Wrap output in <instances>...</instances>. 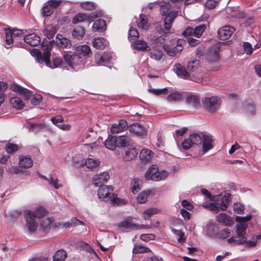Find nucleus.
<instances>
[{"label":"nucleus","instance_id":"6","mask_svg":"<svg viewBox=\"0 0 261 261\" xmlns=\"http://www.w3.org/2000/svg\"><path fill=\"white\" fill-rule=\"evenodd\" d=\"M64 60L67 62V68L69 66L76 70L83 66L85 60L74 53L72 55H64Z\"/></svg>","mask_w":261,"mask_h":261},{"label":"nucleus","instance_id":"38","mask_svg":"<svg viewBox=\"0 0 261 261\" xmlns=\"http://www.w3.org/2000/svg\"><path fill=\"white\" fill-rule=\"evenodd\" d=\"M67 257V252L63 250H58L53 256L54 261H64Z\"/></svg>","mask_w":261,"mask_h":261},{"label":"nucleus","instance_id":"15","mask_svg":"<svg viewBox=\"0 0 261 261\" xmlns=\"http://www.w3.org/2000/svg\"><path fill=\"white\" fill-rule=\"evenodd\" d=\"M110 178V176L107 172L95 175L93 178V185L96 187H101L106 184Z\"/></svg>","mask_w":261,"mask_h":261},{"label":"nucleus","instance_id":"23","mask_svg":"<svg viewBox=\"0 0 261 261\" xmlns=\"http://www.w3.org/2000/svg\"><path fill=\"white\" fill-rule=\"evenodd\" d=\"M154 156V153L148 149H143L140 154V160L144 164L149 162Z\"/></svg>","mask_w":261,"mask_h":261},{"label":"nucleus","instance_id":"39","mask_svg":"<svg viewBox=\"0 0 261 261\" xmlns=\"http://www.w3.org/2000/svg\"><path fill=\"white\" fill-rule=\"evenodd\" d=\"M85 31L84 29L81 26L76 27L72 32V36L75 38H80L84 36Z\"/></svg>","mask_w":261,"mask_h":261},{"label":"nucleus","instance_id":"3","mask_svg":"<svg viewBox=\"0 0 261 261\" xmlns=\"http://www.w3.org/2000/svg\"><path fill=\"white\" fill-rule=\"evenodd\" d=\"M172 6L171 4H166L164 5L161 6V12L166 16L163 25H161L160 27H157V31L160 34H167L171 28L172 24L174 19L177 16V11L173 10L169 12L170 7Z\"/></svg>","mask_w":261,"mask_h":261},{"label":"nucleus","instance_id":"58","mask_svg":"<svg viewBox=\"0 0 261 261\" xmlns=\"http://www.w3.org/2000/svg\"><path fill=\"white\" fill-rule=\"evenodd\" d=\"M6 170L8 172L13 174H19L23 172L22 168L19 166L18 167L11 166Z\"/></svg>","mask_w":261,"mask_h":261},{"label":"nucleus","instance_id":"61","mask_svg":"<svg viewBox=\"0 0 261 261\" xmlns=\"http://www.w3.org/2000/svg\"><path fill=\"white\" fill-rule=\"evenodd\" d=\"M244 210V206L240 203H236L233 204V211L236 213L242 214Z\"/></svg>","mask_w":261,"mask_h":261},{"label":"nucleus","instance_id":"30","mask_svg":"<svg viewBox=\"0 0 261 261\" xmlns=\"http://www.w3.org/2000/svg\"><path fill=\"white\" fill-rule=\"evenodd\" d=\"M108 42L103 38H95L93 41V46L97 49H103L108 45Z\"/></svg>","mask_w":261,"mask_h":261},{"label":"nucleus","instance_id":"11","mask_svg":"<svg viewBox=\"0 0 261 261\" xmlns=\"http://www.w3.org/2000/svg\"><path fill=\"white\" fill-rule=\"evenodd\" d=\"M206 29V25L204 24H200L195 29L188 28L183 32L182 35L185 37L195 36L197 38L201 37V35Z\"/></svg>","mask_w":261,"mask_h":261},{"label":"nucleus","instance_id":"36","mask_svg":"<svg viewBox=\"0 0 261 261\" xmlns=\"http://www.w3.org/2000/svg\"><path fill=\"white\" fill-rule=\"evenodd\" d=\"M182 99V94L177 91L171 92L167 97V100L168 101L176 102L181 100Z\"/></svg>","mask_w":261,"mask_h":261},{"label":"nucleus","instance_id":"59","mask_svg":"<svg viewBox=\"0 0 261 261\" xmlns=\"http://www.w3.org/2000/svg\"><path fill=\"white\" fill-rule=\"evenodd\" d=\"M217 202H213V203H209L203 205V207L204 208H208L209 210L212 211H215L218 213L219 211L218 207L217 206Z\"/></svg>","mask_w":261,"mask_h":261},{"label":"nucleus","instance_id":"4","mask_svg":"<svg viewBox=\"0 0 261 261\" xmlns=\"http://www.w3.org/2000/svg\"><path fill=\"white\" fill-rule=\"evenodd\" d=\"M113 189L111 186H103L100 187L98 190V196L99 198L103 200H110L116 205H123L126 203L124 200L117 198L116 195L112 193Z\"/></svg>","mask_w":261,"mask_h":261},{"label":"nucleus","instance_id":"25","mask_svg":"<svg viewBox=\"0 0 261 261\" xmlns=\"http://www.w3.org/2000/svg\"><path fill=\"white\" fill-rule=\"evenodd\" d=\"M104 145L107 149L114 151L118 147L116 137L109 135L104 142Z\"/></svg>","mask_w":261,"mask_h":261},{"label":"nucleus","instance_id":"9","mask_svg":"<svg viewBox=\"0 0 261 261\" xmlns=\"http://www.w3.org/2000/svg\"><path fill=\"white\" fill-rule=\"evenodd\" d=\"M185 43V40L178 39L177 41V44L175 46H171L168 44H164L163 48L169 56L175 57L184 48L183 45Z\"/></svg>","mask_w":261,"mask_h":261},{"label":"nucleus","instance_id":"16","mask_svg":"<svg viewBox=\"0 0 261 261\" xmlns=\"http://www.w3.org/2000/svg\"><path fill=\"white\" fill-rule=\"evenodd\" d=\"M11 89L14 92L20 93L26 99H30L32 95V93L31 91L15 83L11 84Z\"/></svg>","mask_w":261,"mask_h":261},{"label":"nucleus","instance_id":"14","mask_svg":"<svg viewBox=\"0 0 261 261\" xmlns=\"http://www.w3.org/2000/svg\"><path fill=\"white\" fill-rule=\"evenodd\" d=\"M220 46L219 44H214L211 46L207 50V59L211 61L215 62L219 58Z\"/></svg>","mask_w":261,"mask_h":261},{"label":"nucleus","instance_id":"40","mask_svg":"<svg viewBox=\"0 0 261 261\" xmlns=\"http://www.w3.org/2000/svg\"><path fill=\"white\" fill-rule=\"evenodd\" d=\"M247 238L246 237H242V238H238V236L236 237H231L228 239L227 241L228 243L234 245L244 244L246 242Z\"/></svg>","mask_w":261,"mask_h":261},{"label":"nucleus","instance_id":"5","mask_svg":"<svg viewBox=\"0 0 261 261\" xmlns=\"http://www.w3.org/2000/svg\"><path fill=\"white\" fill-rule=\"evenodd\" d=\"M168 176V173L164 171H159L156 165H152L146 171L145 178L147 180H151L155 181L164 180Z\"/></svg>","mask_w":261,"mask_h":261},{"label":"nucleus","instance_id":"20","mask_svg":"<svg viewBox=\"0 0 261 261\" xmlns=\"http://www.w3.org/2000/svg\"><path fill=\"white\" fill-rule=\"evenodd\" d=\"M75 53L80 55L84 59H86L87 57L91 54L90 47L87 45H80L76 47Z\"/></svg>","mask_w":261,"mask_h":261},{"label":"nucleus","instance_id":"41","mask_svg":"<svg viewBox=\"0 0 261 261\" xmlns=\"http://www.w3.org/2000/svg\"><path fill=\"white\" fill-rule=\"evenodd\" d=\"M201 192L202 194L206 196L212 202H219L221 199V196L220 195H214L213 196L208 191L205 189H201Z\"/></svg>","mask_w":261,"mask_h":261},{"label":"nucleus","instance_id":"47","mask_svg":"<svg viewBox=\"0 0 261 261\" xmlns=\"http://www.w3.org/2000/svg\"><path fill=\"white\" fill-rule=\"evenodd\" d=\"M139 33L138 31L134 28L130 27L128 32V39L130 41H135L139 36Z\"/></svg>","mask_w":261,"mask_h":261},{"label":"nucleus","instance_id":"27","mask_svg":"<svg viewBox=\"0 0 261 261\" xmlns=\"http://www.w3.org/2000/svg\"><path fill=\"white\" fill-rule=\"evenodd\" d=\"M217 220L225 226H231L233 224V219L225 213H221L218 215Z\"/></svg>","mask_w":261,"mask_h":261},{"label":"nucleus","instance_id":"62","mask_svg":"<svg viewBox=\"0 0 261 261\" xmlns=\"http://www.w3.org/2000/svg\"><path fill=\"white\" fill-rule=\"evenodd\" d=\"M48 182L49 185L53 186L56 189H58L62 187V185L59 183V180L57 178L50 177L48 179Z\"/></svg>","mask_w":261,"mask_h":261},{"label":"nucleus","instance_id":"49","mask_svg":"<svg viewBox=\"0 0 261 261\" xmlns=\"http://www.w3.org/2000/svg\"><path fill=\"white\" fill-rule=\"evenodd\" d=\"M163 56L162 51L158 49H153L150 53V57L156 61H160Z\"/></svg>","mask_w":261,"mask_h":261},{"label":"nucleus","instance_id":"32","mask_svg":"<svg viewBox=\"0 0 261 261\" xmlns=\"http://www.w3.org/2000/svg\"><path fill=\"white\" fill-rule=\"evenodd\" d=\"M248 227V224L247 223H240L236 226V233L237 234L238 238H242V237H245L244 235L246 233V230Z\"/></svg>","mask_w":261,"mask_h":261},{"label":"nucleus","instance_id":"51","mask_svg":"<svg viewBox=\"0 0 261 261\" xmlns=\"http://www.w3.org/2000/svg\"><path fill=\"white\" fill-rule=\"evenodd\" d=\"M56 31L57 30L54 26H50L45 30L44 33H45L47 38L51 39L54 37Z\"/></svg>","mask_w":261,"mask_h":261},{"label":"nucleus","instance_id":"28","mask_svg":"<svg viewBox=\"0 0 261 261\" xmlns=\"http://www.w3.org/2000/svg\"><path fill=\"white\" fill-rule=\"evenodd\" d=\"M19 165L22 168H29L32 167L33 162L31 158L28 155L19 157Z\"/></svg>","mask_w":261,"mask_h":261},{"label":"nucleus","instance_id":"2","mask_svg":"<svg viewBox=\"0 0 261 261\" xmlns=\"http://www.w3.org/2000/svg\"><path fill=\"white\" fill-rule=\"evenodd\" d=\"M47 214V212L42 207H38L35 211L25 210L24 218L25 220V230L30 233L35 232L39 225L37 219L43 218Z\"/></svg>","mask_w":261,"mask_h":261},{"label":"nucleus","instance_id":"35","mask_svg":"<svg viewBox=\"0 0 261 261\" xmlns=\"http://www.w3.org/2000/svg\"><path fill=\"white\" fill-rule=\"evenodd\" d=\"M138 151L136 149H128L125 151V154L123 156L124 161H129L134 159L138 155Z\"/></svg>","mask_w":261,"mask_h":261},{"label":"nucleus","instance_id":"56","mask_svg":"<svg viewBox=\"0 0 261 261\" xmlns=\"http://www.w3.org/2000/svg\"><path fill=\"white\" fill-rule=\"evenodd\" d=\"M81 7L85 10H93L95 9V4L93 3L86 2L81 4Z\"/></svg>","mask_w":261,"mask_h":261},{"label":"nucleus","instance_id":"46","mask_svg":"<svg viewBox=\"0 0 261 261\" xmlns=\"http://www.w3.org/2000/svg\"><path fill=\"white\" fill-rule=\"evenodd\" d=\"M151 194V191H143L140 193L138 196L137 200L140 203H144L147 200L148 196Z\"/></svg>","mask_w":261,"mask_h":261},{"label":"nucleus","instance_id":"60","mask_svg":"<svg viewBox=\"0 0 261 261\" xmlns=\"http://www.w3.org/2000/svg\"><path fill=\"white\" fill-rule=\"evenodd\" d=\"M171 231L174 234L179 237V238L178 239V241L179 242H181L185 240V233L182 231L180 230H176L174 228H172Z\"/></svg>","mask_w":261,"mask_h":261},{"label":"nucleus","instance_id":"24","mask_svg":"<svg viewBox=\"0 0 261 261\" xmlns=\"http://www.w3.org/2000/svg\"><path fill=\"white\" fill-rule=\"evenodd\" d=\"M118 147H124L132 144V139L128 135L116 137Z\"/></svg>","mask_w":261,"mask_h":261},{"label":"nucleus","instance_id":"12","mask_svg":"<svg viewBox=\"0 0 261 261\" xmlns=\"http://www.w3.org/2000/svg\"><path fill=\"white\" fill-rule=\"evenodd\" d=\"M235 31L234 28L230 25H225L218 30V37L222 40H226L230 37Z\"/></svg>","mask_w":261,"mask_h":261},{"label":"nucleus","instance_id":"52","mask_svg":"<svg viewBox=\"0 0 261 261\" xmlns=\"http://www.w3.org/2000/svg\"><path fill=\"white\" fill-rule=\"evenodd\" d=\"M245 110L247 113L250 115H254L255 112V108L254 105L251 103L248 102L244 105Z\"/></svg>","mask_w":261,"mask_h":261},{"label":"nucleus","instance_id":"17","mask_svg":"<svg viewBox=\"0 0 261 261\" xmlns=\"http://www.w3.org/2000/svg\"><path fill=\"white\" fill-rule=\"evenodd\" d=\"M129 132L138 136H143L146 135L145 128L139 123H133L129 127Z\"/></svg>","mask_w":261,"mask_h":261},{"label":"nucleus","instance_id":"50","mask_svg":"<svg viewBox=\"0 0 261 261\" xmlns=\"http://www.w3.org/2000/svg\"><path fill=\"white\" fill-rule=\"evenodd\" d=\"M189 138L192 144L198 145L200 144L202 142V138L196 134H191Z\"/></svg>","mask_w":261,"mask_h":261},{"label":"nucleus","instance_id":"53","mask_svg":"<svg viewBox=\"0 0 261 261\" xmlns=\"http://www.w3.org/2000/svg\"><path fill=\"white\" fill-rule=\"evenodd\" d=\"M160 210L158 208L151 207L146 210L144 212V218L145 219H148L151 215L157 214Z\"/></svg>","mask_w":261,"mask_h":261},{"label":"nucleus","instance_id":"34","mask_svg":"<svg viewBox=\"0 0 261 261\" xmlns=\"http://www.w3.org/2000/svg\"><path fill=\"white\" fill-rule=\"evenodd\" d=\"M133 45L134 49L139 51H146L147 50L148 48H149L147 43L141 39L135 41Z\"/></svg>","mask_w":261,"mask_h":261},{"label":"nucleus","instance_id":"21","mask_svg":"<svg viewBox=\"0 0 261 261\" xmlns=\"http://www.w3.org/2000/svg\"><path fill=\"white\" fill-rule=\"evenodd\" d=\"M23 40L27 44L32 46H36L40 42V37L37 34L33 33L25 35Z\"/></svg>","mask_w":261,"mask_h":261},{"label":"nucleus","instance_id":"8","mask_svg":"<svg viewBox=\"0 0 261 261\" xmlns=\"http://www.w3.org/2000/svg\"><path fill=\"white\" fill-rule=\"evenodd\" d=\"M203 107L210 113L218 111L221 103L220 99L217 97H205L202 99Z\"/></svg>","mask_w":261,"mask_h":261},{"label":"nucleus","instance_id":"29","mask_svg":"<svg viewBox=\"0 0 261 261\" xmlns=\"http://www.w3.org/2000/svg\"><path fill=\"white\" fill-rule=\"evenodd\" d=\"M57 43L63 48H69L71 46V41L67 38L63 37L62 35L57 34L56 36Z\"/></svg>","mask_w":261,"mask_h":261},{"label":"nucleus","instance_id":"1","mask_svg":"<svg viewBox=\"0 0 261 261\" xmlns=\"http://www.w3.org/2000/svg\"><path fill=\"white\" fill-rule=\"evenodd\" d=\"M43 54L42 55L38 50L32 51L31 54L33 56L35 57L36 61L40 64H45L50 68H67V62H65L64 59L62 60L60 58H56L53 59V65L50 60L51 46L50 45L46 44L44 45L43 43Z\"/></svg>","mask_w":261,"mask_h":261},{"label":"nucleus","instance_id":"22","mask_svg":"<svg viewBox=\"0 0 261 261\" xmlns=\"http://www.w3.org/2000/svg\"><path fill=\"white\" fill-rule=\"evenodd\" d=\"M231 195L229 193H226L224 194L222 198L221 203L217 202V206L218 207L219 211H225L229 206L231 201Z\"/></svg>","mask_w":261,"mask_h":261},{"label":"nucleus","instance_id":"48","mask_svg":"<svg viewBox=\"0 0 261 261\" xmlns=\"http://www.w3.org/2000/svg\"><path fill=\"white\" fill-rule=\"evenodd\" d=\"M5 37L6 43L10 45L13 43V38H14L12 34V31L9 28H5Z\"/></svg>","mask_w":261,"mask_h":261},{"label":"nucleus","instance_id":"57","mask_svg":"<svg viewBox=\"0 0 261 261\" xmlns=\"http://www.w3.org/2000/svg\"><path fill=\"white\" fill-rule=\"evenodd\" d=\"M82 224H83L82 221L77 219L76 218H73L71 220L70 222H67L65 223L64 226L66 227H70Z\"/></svg>","mask_w":261,"mask_h":261},{"label":"nucleus","instance_id":"44","mask_svg":"<svg viewBox=\"0 0 261 261\" xmlns=\"http://www.w3.org/2000/svg\"><path fill=\"white\" fill-rule=\"evenodd\" d=\"M199 61L197 59H194L188 62L187 68L188 70L191 72L195 71L199 67Z\"/></svg>","mask_w":261,"mask_h":261},{"label":"nucleus","instance_id":"42","mask_svg":"<svg viewBox=\"0 0 261 261\" xmlns=\"http://www.w3.org/2000/svg\"><path fill=\"white\" fill-rule=\"evenodd\" d=\"M85 166L89 169H94L99 165L100 162L98 160L88 158L85 161Z\"/></svg>","mask_w":261,"mask_h":261},{"label":"nucleus","instance_id":"10","mask_svg":"<svg viewBox=\"0 0 261 261\" xmlns=\"http://www.w3.org/2000/svg\"><path fill=\"white\" fill-rule=\"evenodd\" d=\"M98 17V13L94 12L89 14L86 13H80L77 14L72 19V23L76 24L83 21H87L89 22H91L94 18Z\"/></svg>","mask_w":261,"mask_h":261},{"label":"nucleus","instance_id":"33","mask_svg":"<svg viewBox=\"0 0 261 261\" xmlns=\"http://www.w3.org/2000/svg\"><path fill=\"white\" fill-rule=\"evenodd\" d=\"M186 102L193 107H197L200 105V98L198 95L190 94L187 97Z\"/></svg>","mask_w":261,"mask_h":261},{"label":"nucleus","instance_id":"37","mask_svg":"<svg viewBox=\"0 0 261 261\" xmlns=\"http://www.w3.org/2000/svg\"><path fill=\"white\" fill-rule=\"evenodd\" d=\"M138 26L143 30H147L149 28V24L145 15L140 14L139 21L138 22Z\"/></svg>","mask_w":261,"mask_h":261},{"label":"nucleus","instance_id":"19","mask_svg":"<svg viewBox=\"0 0 261 261\" xmlns=\"http://www.w3.org/2000/svg\"><path fill=\"white\" fill-rule=\"evenodd\" d=\"M202 151L205 153L208 150L211 149L213 146V139L212 136L208 134H204L202 139Z\"/></svg>","mask_w":261,"mask_h":261},{"label":"nucleus","instance_id":"7","mask_svg":"<svg viewBox=\"0 0 261 261\" xmlns=\"http://www.w3.org/2000/svg\"><path fill=\"white\" fill-rule=\"evenodd\" d=\"M173 70L178 76L182 79L192 80L197 83L202 82V76L201 75L197 77L195 76L194 74L191 75L189 72L186 71L185 67L180 64H176L174 65Z\"/></svg>","mask_w":261,"mask_h":261},{"label":"nucleus","instance_id":"64","mask_svg":"<svg viewBox=\"0 0 261 261\" xmlns=\"http://www.w3.org/2000/svg\"><path fill=\"white\" fill-rule=\"evenodd\" d=\"M218 236L220 238L224 239L230 236V231L229 229L226 228L220 231Z\"/></svg>","mask_w":261,"mask_h":261},{"label":"nucleus","instance_id":"63","mask_svg":"<svg viewBox=\"0 0 261 261\" xmlns=\"http://www.w3.org/2000/svg\"><path fill=\"white\" fill-rule=\"evenodd\" d=\"M18 146L16 144L8 143L7 145L6 149L8 153H11L17 151L18 149Z\"/></svg>","mask_w":261,"mask_h":261},{"label":"nucleus","instance_id":"54","mask_svg":"<svg viewBox=\"0 0 261 261\" xmlns=\"http://www.w3.org/2000/svg\"><path fill=\"white\" fill-rule=\"evenodd\" d=\"M150 249L143 246H136L133 249V252L134 254L148 252Z\"/></svg>","mask_w":261,"mask_h":261},{"label":"nucleus","instance_id":"55","mask_svg":"<svg viewBox=\"0 0 261 261\" xmlns=\"http://www.w3.org/2000/svg\"><path fill=\"white\" fill-rule=\"evenodd\" d=\"M96 62L99 65H105L106 54L101 55L100 54H96L95 55Z\"/></svg>","mask_w":261,"mask_h":261},{"label":"nucleus","instance_id":"18","mask_svg":"<svg viewBox=\"0 0 261 261\" xmlns=\"http://www.w3.org/2000/svg\"><path fill=\"white\" fill-rule=\"evenodd\" d=\"M127 126V122L125 120L121 119L117 123H115L111 127L112 134H118L123 131Z\"/></svg>","mask_w":261,"mask_h":261},{"label":"nucleus","instance_id":"45","mask_svg":"<svg viewBox=\"0 0 261 261\" xmlns=\"http://www.w3.org/2000/svg\"><path fill=\"white\" fill-rule=\"evenodd\" d=\"M141 181L139 178H134L131 182L132 191L134 194H136L141 189Z\"/></svg>","mask_w":261,"mask_h":261},{"label":"nucleus","instance_id":"13","mask_svg":"<svg viewBox=\"0 0 261 261\" xmlns=\"http://www.w3.org/2000/svg\"><path fill=\"white\" fill-rule=\"evenodd\" d=\"M118 226L125 229H129L131 230H138L140 229H145L146 226L145 225H139L133 223L132 220L129 218H126L120 222Z\"/></svg>","mask_w":261,"mask_h":261},{"label":"nucleus","instance_id":"31","mask_svg":"<svg viewBox=\"0 0 261 261\" xmlns=\"http://www.w3.org/2000/svg\"><path fill=\"white\" fill-rule=\"evenodd\" d=\"M106 24L105 21L103 19H99L96 20L93 24V31H97L99 32H103L106 30Z\"/></svg>","mask_w":261,"mask_h":261},{"label":"nucleus","instance_id":"26","mask_svg":"<svg viewBox=\"0 0 261 261\" xmlns=\"http://www.w3.org/2000/svg\"><path fill=\"white\" fill-rule=\"evenodd\" d=\"M24 126L30 132L34 133H37L45 128L44 124L41 123H34L28 122L24 124Z\"/></svg>","mask_w":261,"mask_h":261},{"label":"nucleus","instance_id":"43","mask_svg":"<svg viewBox=\"0 0 261 261\" xmlns=\"http://www.w3.org/2000/svg\"><path fill=\"white\" fill-rule=\"evenodd\" d=\"M10 102L13 107L17 109H22L23 106V103L20 98L17 96L12 97L10 99Z\"/></svg>","mask_w":261,"mask_h":261}]
</instances>
